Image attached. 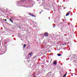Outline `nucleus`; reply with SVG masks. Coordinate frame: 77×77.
<instances>
[{"label": "nucleus", "instance_id": "obj_1", "mask_svg": "<svg viewBox=\"0 0 77 77\" xmlns=\"http://www.w3.org/2000/svg\"><path fill=\"white\" fill-rule=\"evenodd\" d=\"M32 52H30L29 53V54L28 55V57L29 58H30L31 56H32Z\"/></svg>", "mask_w": 77, "mask_h": 77}, {"label": "nucleus", "instance_id": "obj_2", "mask_svg": "<svg viewBox=\"0 0 77 77\" xmlns=\"http://www.w3.org/2000/svg\"><path fill=\"white\" fill-rule=\"evenodd\" d=\"M51 72H48V74L47 76H48V77H51Z\"/></svg>", "mask_w": 77, "mask_h": 77}, {"label": "nucleus", "instance_id": "obj_3", "mask_svg": "<svg viewBox=\"0 0 77 77\" xmlns=\"http://www.w3.org/2000/svg\"><path fill=\"white\" fill-rule=\"evenodd\" d=\"M48 33L47 32H45L44 34V36L46 37H47V36H48Z\"/></svg>", "mask_w": 77, "mask_h": 77}, {"label": "nucleus", "instance_id": "obj_4", "mask_svg": "<svg viewBox=\"0 0 77 77\" xmlns=\"http://www.w3.org/2000/svg\"><path fill=\"white\" fill-rule=\"evenodd\" d=\"M53 64L54 65H57V63H56V60H55L53 63Z\"/></svg>", "mask_w": 77, "mask_h": 77}, {"label": "nucleus", "instance_id": "obj_5", "mask_svg": "<svg viewBox=\"0 0 77 77\" xmlns=\"http://www.w3.org/2000/svg\"><path fill=\"white\" fill-rule=\"evenodd\" d=\"M26 44H24L23 45V48H25V47H26Z\"/></svg>", "mask_w": 77, "mask_h": 77}, {"label": "nucleus", "instance_id": "obj_6", "mask_svg": "<svg viewBox=\"0 0 77 77\" xmlns=\"http://www.w3.org/2000/svg\"><path fill=\"white\" fill-rule=\"evenodd\" d=\"M69 15V12H68L66 14V16H68Z\"/></svg>", "mask_w": 77, "mask_h": 77}, {"label": "nucleus", "instance_id": "obj_7", "mask_svg": "<svg viewBox=\"0 0 77 77\" xmlns=\"http://www.w3.org/2000/svg\"><path fill=\"white\" fill-rule=\"evenodd\" d=\"M10 21H11L12 23H13V21L12 20V19H10Z\"/></svg>", "mask_w": 77, "mask_h": 77}, {"label": "nucleus", "instance_id": "obj_8", "mask_svg": "<svg viewBox=\"0 0 77 77\" xmlns=\"http://www.w3.org/2000/svg\"><path fill=\"white\" fill-rule=\"evenodd\" d=\"M66 44V42H65L64 43L62 44V45H65Z\"/></svg>", "mask_w": 77, "mask_h": 77}, {"label": "nucleus", "instance_id": "obj_9", "mask_svg": "<svg viewBox=\"0 0 77 77\" xmlns=\"http://www.w3.org/2000/svg\"><path fill=\"white\" fill-rule=\"evenodd\" d=\"M57 56H61V54H57Z\"/></svg>", "mask_w": 77, "mask_h": 77}, {"label": "nucleus", "instance_id": "obj_10", "mask_svg": "<svg viewBox=\"0 0 77 77\" xmlns=\"http://www.w3.org/2000/svg\"><path fill=\"white\" fill-rule=\"evenodd\" d=\"M32 17H35V16L34 15L32 14L31 15Z\"/></svg>", "mask_w": 77, "mask_h": 77}, {"label": "nucleus", "instance_id": "obj_11", "mask_svg": "<svg viewBox=\"0 0 77 77\" xmlns=\"http://www.w3.org/2000/svg\"><path fill=\"white\" fill-rule=\"evenodd\" d=\"M29 15H30L31 16H32V14L30 13H29Z\"/></svg>", "mask_w": 77, "mask_h": 77}, {"label": "nucleus", "instance_id": "obj_12", "mask_svg": "<svg viewBox=\"0 0 77 77\" xmlns=\"http://www.w3.org/2000/svg\"><path fill=\"white\" fill-rule=\"evenodd\" d=\"M64 36H66V34L64 35Z\"/></svg>", "mask_w": 77, "mask_h": 77}, {"label": "nucleus", "instance_id": "obj_13", "mask_svg": "<svg viewBox=\"0 0 77 77\" xmlns=\"http://www.w3.org/2000/svg\"><path fill=\"white\" fill-rule=\"evenodd\" d=\"M5 21H7V20L5 19Z\"/></svg>", "mask_w": 77, "mask_h": 77}, {"label": "nucleus", "instance_id": "obj_14", "mask_svg": "<svg viewBox=\"0 0 77 77\" xmlns=\"http://www.w3.org/2000/svg\"><path fill=\"white\" fill-rule=\"evenodd\" d=\"M48 19H49V20H50V17H48Z\"/></svg>", "mask_w": 77, "mask_h": 77}, {"label": "nucleus", "instance_id": "obj_15", "mask_svg": "<svg viewBox=\"0 0 77 77\" xmlns=\"http://www.w3.org/2000/svg\"><path fill=\"white\" fill-rule=\"evenodd\" d=\"M34 58H36V57H34Z\"/></svg>", "mask_w": 77, "mask_h": 77}, {"label": "nucleus", "instance_id": "obj_16", "mask_svg": "<svg viewBox=\"0 0 77 77\" xmlns=\"http://www.w3.org/2000/svg\"><path fill=\"white\" fill-rule=\"evenodd\" d=\"M68 12H69H69H71V11H69Z\"/></svg>", "mask_w": 77, "mask_h": 77}, {"label": "nucleus", "instance_id": "obj_17", "mask_svg": "<svg viewBox=\"0 0 77 77\" xmlns=\"http://www.w3.org/2000/svg\"><path fill=\"white\" fill-rule=\"evenodd\" d=\"M40 14H41V12H40Z\"/></svg>", "mask_w": 77, "mask_h": 77}, {"label": "nucleus", "instance_id": "obj_18", "mask_svg": "<svg viewBox=\"0 0 77 77\" xmlns=\"http://www.w3.org/2000/svg\"><path fill=\"white\" fill-rule=\"evenodd\" d=\"M66 60H68V59H66Z\"/></svg>", "mask_w": 77, "mask_h": 77}, {"label": "nucleus", "instance_id": "obj_19", "mask_svg": "<svg viewBox=\"0 0 77 77\" xmlns=\"http://www.w3.org/2000/svg\"><path fill=\"white\" fill-rule=\"evenodd\" d=\"M65 8H64V9H65Z\"/></svg>", "mask_w": 77, "mask_h": 77}, {"label": "nucleus", "instance_id": "obj_20", "mask_svg": "<svg viewBox=\"0 0 77 77\" xmlns=\"http://www.w3.org/2000/svg\"><path fill=\"white\" fill-rule=\"evenodd\" d=\"M54 27H55V26H53V27L54 28Z\"/></svg>", "mask_w": 77, "mask_h": 77}, {"label": "nucleus", "instance_id": "obj_21", "mask_svg": "<svg viewBox=\"0 0 77 77\" xmlns=\"http://www.w3.org/2000/svg\"><path fill=\"white\" fill-rule=\"evenodd\" d=\"M68 59H69V58H68Z\"/></svg>", "mask_w": 77, "mask_h": 77}, {"label": "nucleus", "instance_id": "obj_22", "mask_svg": "<svg viewBox=\"0 0 77 77\" xmlns=\"http://www.w3.org/2000/svg\"><path fill=\"white\" fill-rule=\"evenodd\" d=\"M23 35V36H25V35Z\"/></svg>", "mask_w": 77, "mask_h": 77}, {"label": "nucleus", "instance_id": "obj_23", "mask_svg": "<svg viewBox=\"0 0 77 77\" xmlns=\"http://www.w3.org/2000/svg\"><path fill=\"white\" fill-rule=\"evenodd\" d=\"M36 23H35V24H36Z\"/></svg>", "mask_w": 77, "mask_h": 77}, {"label": "nucleus", "instance_id": "obj_24", "mask_svg": "<svg viewBox=\"0 0 77 77\" xmlns=\"http://www.w3.org/2000/svg\"><path fill=\"white\" fill-rule=\"evenodd\" d=\"M6 49V48H5V50Z\"/></svg>", "mask_w": 77, "mask_h": 77}, {"label": "nucleus", "instance_id": "obj_25", "mask_svg": "<svg viewBox=\"0 0 77 77\" xmlns=\"http://www.w3.org/2000/svg\"><path fill=\"white\" fill-rule=\"evenodd\" d=\"M61 52L62 53H63V52Z\"/></svg>", "mask_w": 77, "mask_h": 77}, {"label": "nucleus", "instance_id": "obj_26", "mask_svg": "<svg viewBox=\"0 0 77 77\" xmlns=\"http://www.w3.org/2000/svg\"><path fill=\"white\" fill-rule=\"evenodd\" d=\"M74 62H75V61H74Z\"/></svg>", "mask_w": 77, "mask_h": 77}, {"label": "nucleus", "instance_id": "obj_27", "mask_svg": "<svg viewBox=\"0 0 77 77\" xmlns=\"http://www.w3.org/2000/svg\"><path fill=\"white\" fill-rule=\"evenodd\" d=\"M55 23H56V21H55Z\"/></svg>", "mask_w": 77, "mask_h": 77}, {"label": "nucleus", "instance_id": "obj_28", "mask_svg": "<svg viewBox=\"0 0 77 77\" xmlns=\"http://www.w3.org/2000/svg\"><path fill=\"white\" fill-rule=\"evenodd\" d=\"M34 77H36L35 76H34Z\"/></svg>", "mask_w": 77, "mask_h": 77}, {"label": "nucleus", "instance_id": "obj_29", "mask_svg": "<svg viewBox=\"0 0 77 77\" xmlns=\"http://www.w3.org/2000/svg\"><path fill=\"white\" fill-rule=\"evenodd\" d=\"M22 45H23V44H22Z\"/></svg>", "mask_w": 77, "mask_h": 77}, {"label": "nucleus", "instance_id": "obj_30", "mask_svg": "<svg viewBox=\"0 0 77 77\" xmlns=\"http://www.w3.org/2000/svg\"><path fill=\"white\" fill-rule=\"evenodd\" d=\"M30 65H31V64H30Z\"/></svg>", "mask_w": 77, "mask_h": 77}, {"label": "nucleus", "instance_id": "obj_31", "mask_svg": "<svg viewBox=\"0 0 77 77\" xmlns=\"http://www.w3.org/2000/svg\"><path fill=\"white\" fill-rule=\"evenodd\" d=\"M77 75V74H76V75Z\"/></svg>", "mask_w": 77, "mask_h": 77}, {"label": "nucleus", "instance_id": "obj_32", "mask_svg": "<svg viewBox=\"0 0 77 77\" xmlns=\"http://www.w3.org/2000/svg\"><path fill=\"white\" fill-rule=\"evenodd\" d=\"M60 7H61V6H60Z\"/></svg>", "mask_w": 77, "mask_h": 77}]
</instances>
